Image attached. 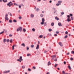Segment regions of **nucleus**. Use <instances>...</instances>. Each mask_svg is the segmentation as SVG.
Returning <instances> with one entry per match:
<instances>
[{
  "mask_svg": "<svg viewBox=\"0 0 74 74\" xmlns=\"http://www.w3.org/2000/svg\"><path fill=\"white\" fill-rule=\"evenodd\" d=\"M9 5H13V4L12 3V2H10L8 3L7 4V5L8 6Z\"/></svg>",
  "mask_w": 74,
  "mask_h": 74,
  "instance_id": "1",
  "label": "nucleus"
},
{
  "mask_svg": "<svg viewBox=\"0 0 74 74\" xmlns=\"http://www.w3.org/2000/svg\"><path fill=\"white\" fill-rule=\"evenodd\" d=\"M58 44L59 45H60V46H61V47H62V46H63V45H62V42H59Z\"/></svg>",
  "mask_w": 74,
  "mask_h": 74,
  "instance_id": "2",
  "label": "nucleus"
},
{
  "mask_svg": "<svg viewBox=\"0 0 74 74\" xmlns=\"http://www.w3.org/2000/svg\"><path fill=\"white\" fill-rule=\"evenodd\" d=\"M36 49H39V45H37Z\"/></svg>",
  "mask_w": 74,
  "mask_h": 74,
  "instance_id": "3",
  "label": "nucleus"
},
{
  "mask_svg": "<svg viewBox=\"0 0 74 74\" xmlns=\"http://www.w3.org/2000/svg\"><path fill=\"white\" fill-rule=\"evenodd\" d=\"M10 71V70L6 71H5L3 72V73H9Z\"/></svg>",
  "mask_w": 74,
  "mask_h": 74,
  "instance_id": "4",
  "label": "nucleus"
},
{
  "mask_svg": "<svg viewBox=\"0 0 74 74\" xmlns=\"http://www.w3.org/2000/svg\"><path fill=\"white\" fill-rule=\"evenodd\" d=\"M58 3L60 5V4H61V3H62V1H60L58 2Z\"/></svg>",
  "mask_w": 74,
  "mask_h": 74,
  "instance_id": "5",
  "label": "nucleus"
},
{
  "mask_svg": "<svg viewBox=\"0 0 74 74\" xmlns=\"http://www.w3.org/2000/svg\"><path fill=\"white\" fill-rule=\"evenodd\" d=\"M55 19H56V20H57V21H58V20H59V18H58V17L56 16L55 17Z\"/></svg>",
  "mask_w": 74,
  "mask_h": 74,
  "instance_id": "6",
  "label": "nucleus"
},
{
  "mask_svg": "<svg viewBox=\"0 0 74 74\" xmlns=\"http://www.w3.org/2000/svg\"><path fill=\"white\" fill-rule=\"evenodd\" d=\"M58 25L59 26H62V25L61 24V23H59Z\"/></svg>",
  "mask_w": 74,
  "mask_h": 74,
  "instance_id": "7",
  "label": "nucleus"
},
{
  "mask_svg": "<svg viewBox=\"0 0 74 74\" xmlns=\"http://www.w3.org/2000/svg\"><path fill=\"white\" fill-rule=\"evenodd\" d=\"M34 14H31L30 16H31V18H33V17H34Z\"/></svg>",
  "mask_w": 74,
  "mask_h": 74,
  "instance_id": "8",
  "label": "nucleus"
},
{
  "mask_svg": "<svg viewBox=\"0 0 74 74\" xmlns=\"http://www.w3.org/2000/svg\"><path fill=\"white\" fill-rule=\"evenodd\" d=\"M19 30H22V28L21 27H20L18 28Z\"/></svg>",
  "mask_w": 74,
  "mask_h": 74,
  "instance_id": "9",
  "label": "nucleus"
},
{
  "mask_svg": "<svg viewBox=\"0 0 74 74\" xmlns=\"http://www.w3.org/2000/svg\"><path fill=\"white\" fill-rule=\"evenodd\" d=\"M19 59L20 60H21L22 61L23 60V59H22V57L21 56L20 57Z\"/></svg>",
  "mask_w": 74,
  "mask_h": 74,
  "instance_id": "10",
  "label": "nucleus"
},
{
  "mask_svg": "<svg viewBox=\"0 0 74 74\" xmlns=\"http://www.w3.org/2000/svg\"><path fill=\"white\" fill-rule=\"evenodd\" d=\"M14 5H16V6H19V4L16 3H14Z\"/></svg>",
  "mask_w": 74,
  "mask_h": 74,
  "instance_id": "11",
  "label": "nucleus"
},
{
  "mask_svg": "<svg viewBox=\"0 0 74 74\" xmlns=\"http://www.w3.org/2000/svg\"><path fill=\"white\" fill-rule=\"evenodd\" d=\"M8 14H10V16H12V14H11V12H8Z\"/></svg>",
  "mask_w": 74,
  "mask_h": 74,
  "instance_id": "12",
  "label": "nucleus"
},
{
  "mask_svg": "<svg viewBox=\"0 0 74 74\" xmlns=\"http://www.w3.org/2000/svg\"><path fill=\"white\" fill-rule=\"evenodd\" d=\"M51 26H54V23H51Z\"/></svg>",
  "mask_w": 74,
  "mask_h": 74,
  "instance_id": "13",
  "label": "nucleus"
},
{
  "mask_svg": "<svg viewBox=\"0 0 74 74\" xmlns=\"http://www.w3.org/2000/svg\"><path fill=\"white\" fill-rule=\"evenodd\" d=\"M5 20H7V21H8V17H5Z\"/></svg>",
  "mask_w": 74,
  "mask_h": 74,
  "instance_id": "14",
  "label": "nucleus"
},
{
  "mask_svg": "<svg viewBox=\"0 0 74 74\" xmlns=\"http://www.w3.org/2000/svg\"><path fill=\"white\" fill-rule=\"evenodd\" d=\"M36 11L37 12H38V11H40V9L38 8H37L36 9Z\"/></svg>",
  "mask_w": 74,
  "mask_h": 74,
  "instance_id": "15",
  "label": "nucleus"
},
{
  "mask_svg": "<svg viewBox=\"0 0 74 74\" xmlns=\"http://www.w3.org/2000/svg\"><path fill=\"white\" fill-rule=\"evenodd\" d=\"M68 68L69 70H71V66H68Z\"/></svg>",
  "mask_w": 74,
  "mask_h": 74,
  "instance_id": "16",
  "label": "nucleus"
},
{
  "mask_svg": "<svg viewBox=\"0 0 74 74\" xmlns=\"http://www.w3.org/2000/svg\"><path fill=\"white\" fill-rule=\"evenodd\" d=\"M44 21H45V20L44 19V18H43L42 19V22H44Z\"/></svg>",
  "mask_w": 74,
  "mask_h": 74,
  "instance_id": "17",
  "label": "nucleus"
},
{
  "mask_svg": "<svg viewBox=\"0 0 74 74\" xmlns=\"http://www.w3.org/2000/svg\"><path fill=\"white\" fill-rule=\"evenodd\" d=\"M22 46H23L24 47H25V44L23 43L21 44Z\"/></svg>",
  "mask_w": 74,
  "mask_h": 74,
  "instance_id": "18",
  "label": "nucleus"
},
{
  "mask_svg": "<svg viewBox=\"0 0 74 74\" xmlns=\"http://www.w3.org/2000/svg\"><path fill=\"white\" fill-rule=\"evenodd\" d=\"M67 22H70V21H71V20H70V19H67Z\"/></svg>",
  "mask_w": 74,
  "mask_h": 74,
  "instance_id": "19",
  "label": "nucleus"
},
{
  "mask_svg": "<svg viewBox=\"0 0 74 74\" xmlns=\"http://www.w3.org/2000/svg\"><path fill=\"white\" fill-rule=\"evenodd\" d=\"M3 1L4 2V3H6L7 1V0H3Z\"/></svg>",
  "mask_w": 74,
  "mask_h": 74,
  "instance_id": "20",
  "label": "nucleus"
},
{
  "mask_svg": "<svg viewBox=\"0 0 74 74\" xmlns=\"http://www.w3.org/2000/svg\"><path fill=\"white\" fill-rule=\"evenodd\" d=\"M50 64H51V62H50V61H49L48 63V66H49V65H50Z\"/></svg>",
  "mask_w": 74,
  "mask_h": 74,
  "instance_id": "21",
  "label": "nucleus"
},
{
  "mask_svg": "<svg viewBox=\"0 0 74 74\" xmlns=\"http://www.w3.org/2000/svg\"><path fill=\"white\" fill-rule=\"evenodd\" d=\"M7 16H8V14H7V13H6L5 15V18H6V17H7Z\"/></svg>",
  "mask_w": 74,
  "mask_h": 74,
  "instance_id": "22",
  "label": "nucleus"
},
{
  "mask_svg": "<svg viewBox=\"0 0 74 74\" xmlns=\"http://www.w3.org/2000/svg\"><path fill=\"white\" fill-rule=\"evenodd\" d=\"M42 37H43V36L42 35H41L39 36L40 38H42Z\"/></svg>",
  "mask_w": 74,
  "mask_h": 74,
  "instance_id": "23",
  "label": "nucleus"
},
{
  "mask_svg": "<svg viewBox=\"0 0 74 74\" xmlns=\"http://www.w3.org/2000/svg\"><path fill=\"white\" fill-rule=\"evenodd\" d=\"M40 16L41 17H43V16H44V15L42 14H41Z\"/></svg>",
  "mask_w": 74,
  "mask_h": 74,
  "instance_id": "24",
  "label": "nucleus"
},
{
  "mask_svg": "<svg viewBox=\"0 0 74 74\" xmlns=\"http://www.w3.org/2000/svg\"><path fill=\"white\" fill-rule=\"evenodd\" d=\"M12 41H13L12 39H11L10 41V43L12 42Z\"/></svg>",
  "mask_w": 74,
  "mask_h": 74,
  "instance_id": "25",
  "label": "nucleus"
},
{
  "mask_svg": "<svg viewBox=\"0 0 74 74\" xmlns=\"http://www.w3.org/2000/svg\"><path fill=\"white\" fill-rule=\"evenodd\" d=\"M68 36L67 35H66L64 37V38H67V37H68Z\"/></svg>",
  "mask_w": 74,
  "mask_h": 74,
  "instance_id": "26",
  "label": "nucleus"
},
{
  "mask_svg": "<svg viewBox=\"0 0 74 74\" xmlns=\"http://www.w3.org/2000/svg\"><path fill=\"white\" fill-rule=\"evenodd\" d=\"M9 22L10 23H12V21L11 20H9Z\"/></svg>",
  "mask_w": 74,
  "mask_h": 74,
  "instance_id": "27",
  "label": "nucleus"
},
{
  "mask_svg": "<svg viewBox=\"0 0 74 74\" xmlns=\"http://www.w3.org/2000/svg\"><path fill=\"white\" fill-rule=\"evenodd\" d=\"M31 55L30 54H27V56H30Z\"/></svg>",
  "mask_w": 74,
  "mask_h": 74,
  "instance_id": "28",
  "label": "nucleus"
},
{
  "mask_svg": "<svg viewBox=\"0 0 74 74\" xmlns=\"http://www.w3.org/2000/svg\"><path fill=\"white\" fill-rule=\"evenodd\" d=\"M6 41V39H4L3 40L4 42H5Z\"/></svg>",
  "mask_w": 74,
  "mask_h": 74,
  "instance_id": "29",
  "label": "nucleus"
},
{
  "mask_svg": "<svg viewBox=\"0 0 74 74\" xmlns=\"http://www.w3.org/2000/svg\"><path fill=\"white\" fill-rule=\"evenodd\" d=\"M31 47L33 48L34 47V45H32L31 46Z\"/></svg>",
  "mask_w": 74,
  "mask_h": 74,
  "instance_id": "30",
  "label": "nucleus"
},
{
  "mask_svg": "<svg viewBox=\"0 0 74 74\" xmlns=\"http://www.w3.org/2000/svg\"><path fill=\"white\" fill-rule=\"evenodd\" d=\"M23 31L24 32H26V29H25L24 28L23 29Z\"/></svg>",
  "mask_w": 74,
  "mask_h": 74,
  "instance_id": "31",
  "label": "nucleus"
},
{
  "mask_svg": "<svg viewBox=\"0 0 74 74\" xmlns=\"http://www.w3.org/2000/svg\"><path fill=\"white\" fill-rule=\"evenodd\" d=\"M44 22H43L42 21V22L40 24H41V25H42L44 24Z\"/></svg>",
  "mask_w": 74,
  "mask_h": 74,
  "instance_id": "32",
  "label": "nucleus"
},
{
  "mask_svg": "<svg viewBox=\"0 0 74 74\" xmlns=\"http://www.w3.org/2000/svg\"><path fill=\"white\" fill-rule=\"evenodd\" d=\"M32 30L33 31V32H35V29L34 28H33L32 29Z\"/></svg>",
  "mask_w": 74,
  "mask_h": 74,
  "instance_id": "33",
  "label": "nucleus"
},
{
  "mask_svg": "<svg viewBox=\"0 0 74 74\" xmlns=\"http://www.w3.org/2000/svg\"><path fill=\"white\" fill-rule=\"evenodd\" d=\"M22 68H23V69H25V66L24 65L23 66H22Z\"/></svg>",
  "mask_w": 74,
  "mask_h": 74,
  "instance_id": "34",
  "label": "nucleus"
},
{
  "mask_svg": "<svg viewBox=\"0 0 74 74\" xmlns=\"http://www.w3.org/2000/svg\"><path fill=\"white\" fill-rule=\"evenodd\" d=\"M13 22H17V21H16V20H14Z\"/></svg>",
  "mask_w": 74,
  "mask_h": 74,
  "instance_id": "35",
  "label": "nucleus"
},
{
  "mask_svg": "<svg viewBox=\"0 0 74 74\" xmlns=\"http://www.w3.org/2000/svg\"><path fill=\"white\" fill-rule=\"evenodd\" d=\"M44 26H47V23H44Z\"/></svg>",
  "mask_w": 74,
  "mask_h": 74,
  "instance_id": "36",
  "label": "nucleus"
},
{
  "mask_svg": "<svg viewBox=\"0 0 74 74\" xmlns=\"http://www.w3.org/2000/svg\"><path fill=\"white\" fill-rule=\"evenodd\" d=\"M4 31H3L2 32H0V34H3V33H4Z\"/></svg>",
  "mask_w": 74,
  "mask_h": 74,
  "instance_id": "37",
  "label": "nucleus"
},
{
  "mask_svg": "<svg viewBox=\"0 0 74 74\" xmlns=\"http://www.w3.org/2000/svg\"><path fill=\"white\" fill-rule=\"evenodd\" d=\"M64 14V12H62L61 13V14L62 15H63V14Z\"/></svg>",
  "mask_w": 74,
  "mask_h": 74,
  "instance_id": "38",
  "label": "nucleus"
},
{
  "mask_svg": "<svg viewBox=\"0 0 74 74\" xmlns=\"http://www.w3.org/2000/svg\"><path fill=\"white\" fill-rule=\"evenodd\" d=\"M49 32H51V31H52V29H49Z\"/></svg>",
  "mask_w": 74,
  "mask_h": 74,
  "instance_id": "39",
  "label": "nucleus"
},
{
  "mask_svg": "<svg viewBox=\"0 0 74 74\" xmlns=\"http://www.w3.org/2000/svg\"><path fill=\"white\" fill-rule=\"evenodd\" d=\"M59 3H57L56 4V5L57 6H59Z\"/></svg>",
  "mask_w": 74,
  "mask_h": 74,
  "instance_id": "40",
  "label": "nucleus"
},
{
  "mask_svg": "<svg viewBox=\"0 0 74 74\" xmlns=\"http://www.w3.org/2000/svg\"><path fill=\"white\" fill-rule=\"evenodd\" d=\"M9 41H10V40H9V39H7V40H6V41H7V42H9Z\"/></svg>",
  "mask_w": 74,
  "mask_h": 74,
  "instance_id": "41",
  "label": "nucleus"
},
{
  "mask_svg": "<svg viewBox=\"0 0 74 74\" xmlns=\"http://www.w3.org/2000/svg\"><path fill=\"white\" fill-rule=\"evenodd\" d=\"M66 55H70V53L68 52L66 54Z\"/></svg>",
  "mask_w": 74,
  "mask_h": 74,
  "instance_id": "42",
  "label": "nucleus"
},
{
  "mask_svg": "<svg viewBox=\"0 0 74 74\" xmlns=\"http://www.w3.org/2000/svg\"><path fill=\"white\" fill-rule=\"evenodd\" d=\"M71 53H72V54H74V51H72L71 52Z\"/></svg>",
  "mask_w": 74,
  "mask_h": 74,
  "instance_id": "43",
  "label": "nucleus"
},
{
  "mask_svg": "<svg viewBox=\"0 0 74 74\" xmlns=\"http://www.w3.org/2000/svg\"><path fill=\"white\" fill-rule=\"evenodd\" d=\"M21 6H23V7H24V5H23V4L21 3Z\"/></svg>",
  "mask_w": 74,
  "mask_h": 74,
  "instance_id": "44",
  "label": "nucleus"
},
{
  "mask_svg": "<svg viewBox=\"0 0 74 74\" xmlns=\"http://www.w3.org/2000/svg\"><path fill=\"white\" fill-rule=\"evenodd\" d=\"M65 33L66 34H68V32L67 31H66L65 32Z\"/></svg>",
  "mask_w": 74,
  "mask_h": 74,
  "instance_id": "45",
  "label": "nucleus"
},
{
  "mask_svg": "<svg viewBox=\"0 0 74 74\" xmlns=\"http://www.w3.org/2000/svg\"><path fill=\"white\" fill-rule=\"evenodd\" d=\"M12 48V49L14 50V46H13Z\"/></svg>",
  "mask_w": 74,
  "mask_h": 74,
  "instance_id": "46",
  "label": "nucleus"
},
{
  "mask_svg": "<svg viewBox=\"0 0 74 74\" xmlns=\"http://www.w3.org/2000/svg\"><path fill=\"white\" fill-rule=\"evenodd\" d=\"M57 12V10H55L54 12V14H55V13H56Z\"/></svg>",
  "mask_w": 74,
  "mask_h": 74,
  "instance_id": "47",
  "label": "nucleus"
},
{
  "mask_svg": "<svg viewBox=\"0 0 74 74\" xmlns=\"http://www.w3.org/2000/svg\"><path fill=\"white\" fill-rule=\"evenodd\" d=\"M71 20H73V17L72 16L71 18Z\"/></svg>",
  "mask_w": 74,
  "mask_h": 74,
  "instance_id": "48",
  "label": "nucleus"
},
{
  "mask_svg": "<svg viewBox=\"0 0 74 74\" xmlns=\"http://www.w3.org/2000/svg\"><path fill=\"white\" fill-rule=\"evenodd\" d=\"M19 19H22V17H18Z\"/></svg>",
  "mask_w": 74,
  "mask_h": 74,
  "instance_id": "49",
  "label": "nucleus"
},
{
  "mask_svg": "<svg viewBox=\"0 0 74 74\" xmlns=\"http://www.w3.org/2000/svg\"><path fill=\"white\" fill-rule=\"evenodd\" d=\"M71 60H73V58H71Z\"/></svg>",
  "mask_w": 74,
  "mask_h": 74,
  "instance_id": "50",
  "label": "nucleus"
},
{
  "mask_svg": "<svg viewBox=\"0 0 74 74\" xmlns=\"http://www.w3.org/2000/svg\"><path fill=\"white\" fill-rule=\"evenodd\" d=\"M64 64H66V62L65 61L64 62Z\"/></svg>",
  "mask_w": 74,
  "mask_h": 74,
  "instance_id": "51",
  "label": "nucleus"
},
{
  "mask_svg": "<svg viewBox=\"0 0 74 74\" xmlns=\"http://www.w3.org/2000/svg\"><path fill=\"white\" fill-rule=\"evenodd\" d=\"M42 12V14L44 13V12H45V11H43Z\"/></svg>",
  "mask_w": 74,
  "mask_h": 74,
  "instance_id": "52",
  "label": "nucleus"
},
{
  "mask_svg": "<svg viewBox=\"0 0 74 74\" xmlns=\"http://www.w3.org/2000/svg\"><path fill=\"white\" fill-rule=\"evenodd\" d=\"M56 66H58V64H55L54 65V67H56Z\"/></svg>",
  "mask_w": 74,
  "mask_h": 74,
  "instance_id": "53",
  "label": "nucleus"
},
{
  "mask_svg": "<svg viewBox=\"0 0 74 74\" xmlns=\"http://www.w3.org/2000/svg\"><path fill=\"white\" fill-rule=\"evenodd\" d=\"M37 1V2H39V1H41V0H38Z\"/></svg>",
  "mask_w": 74,
  "mask_h": 74,
  "instance_id": "54",
  "label": "nucleus"
},
{
  "mask_svg": "<svg viewBox=\"0 0 74 74\" xmlns=\"http://www.w3.org/2000/svg\"><path fill=\"white\" fill-rule=\"evenodd\" d=\"M12 34H10V35H9V37H12Z\"/></svg>",
  "mask_w": 74,
  "mask_h": 74,
  "instance_id": "55",
  "label": "nucleus"
},
{
  "mask_svg": "<svg viewBox=\"0 0 74 74\" xmlns=\"http://www.w3.org/2000/svg\"><path fill=\"white\" fill-rule=\"evenodd\" d=\"M19 28H18V29H17L16 30H17V32H19Z\"/></svg>",
  "mask_w": 74,
  "mask_h": 74,
  "instance_id": "56",
  "label": "nucleus"
},
{
  "mask_svg": "<svg viewBox=\"0 0 74 74\" xmlns=\"http://www.w3.org/2000/svg\"><path fill=\"white\" fill-rule=\"evenodd\" d=\"M29 49V48L28 47H27V50H28V49Z\"/></svg>",
  "mask_w": 74,
  "mask_h": 74,
  "instance_id": "57",
  "label": "nucleus"
},
{
  "mask_svg": "<svg viewBox=\"0 0 74 74\" xmlns=\"http://www.w3.org/2000/svg\"><path fill=\"white\" fill-rule=\"evenodd\" d=\"M19 8H21V5H20L19 6Z\"/></svg>",
  "mask_w": 74,
  "mask_h": 74,
  "instance_id": "58",
  "label": "nucleus"
},
{
  "mask_svg": "<svg viewBox=\"0 0 74 74\" xmlns=\"http://www.w3.org/2000/svg\"><path fill=\"white\" fill-rule=\"evenodd\" d=\"M59 32H56V33L57 34H59Z\"/></svg>",
  "mask_w": 74,
  "mask_h": 74,
  "instance_id": "59",
  "label": "nucleus"
},
{
  "mask_svg": "<svg viewBox=\"0 0 74 74\" xmlns=\"http://www.w3.org/2000/svg\"><path fill=\"white\" fill-rule=\"evenodd\" d=\"M70 16H73V14H70Z\"/></svg>",
  "mask_w": 74,
  "mask_h": 74,
  "instance_id": "60",
  "label": "nucleus"
},
{
  "mask_svg": "<svg viewBox=\"0 0 74 74\" xmlns=\"http://www.w3.org/2000/svg\"><path fill=\"white\" fill-rule=\"evenodd\" d=\"M28 71H31V69H30L29 68L28 69Z\"/></svg>",
  "mask_w": 74,
  "mask_h": 74,
  "instance_id": "61",
  "label": "nucleus"
},
{
  "mask_svg": "<svg viewBox=\"0 0 74 74\" xmlns=\"http://www.w3.org/2000/svg\"><path fill=\"white\" fill-rule=\"evenodd\" d=\"M67 17H68V18H70V16H69V15H67Z\"/></svg>",
  "mask_w": 74,
  "mask_h": 74,
  "instance_id": "62",
  "label": "nucleus"
},
{
  "mask_svg": "<svg viewBox=\"0 0 74 74\" xmlns=\"http://www.w3.org/2000/svg\"><path fill=\"white\" fill-rule=\"evenodd\" d=\"M58 35L57 34H54V36H57Z\"/></svg>",
  "mask_w": 74,
  "mask_h": 74,
  "instance_id": "63",
  "label": "nucleus"
},
{
  "mask_svg": "<svg viewBox=\"0 0 74 74\" xmlns=\"http://www.w3.org/2000/svg\"><path fill=\"white\" fill-rule=\"evenodd\" d=\"M47 51H44V53H47Z\"/></svg>",
  "mask_w": 74,
  "mask_h": 74,
  "instance_id": "64",
  "label": "nucleus"
}]
</instances>
